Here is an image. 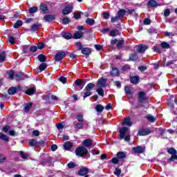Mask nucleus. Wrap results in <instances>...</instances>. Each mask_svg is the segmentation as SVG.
Listing matches in <instances>:
<instances>
[{"label":"nucleus","mask_w":177,"mask_h":177,"mask_svg":"<svg viewBox=\"0 0 177 177\" xmlns=\"http://www.w3.org/2000/svg\"><path fill=\"white\" fill-rule=\"evenodd\" d=\"M7 74L8 75L9 80H15H15L17 81V82H20V81H24V80L30 78L28 75L21 71H19L15 74V71H13V70H10L7 73Z\"/></svg>","instance_id":"1"},{"label":"nucleus","mask_w":177,"mask_h":177,"mask_svg":"<svg viewBox=\"0 0 177 177\" xmlns=\"http://www.w3.org/2000/svg\"><path fill=\"white\" fill-rule=\"evenodd\" d=\"M167 153L171 155V156L167 159V162H173V161L177 160V151L175 148L167 147Z\"/></svg>","instance_id":"2"},{"label":"nucleus","mask_w":177,"mask_h":177,"mask_svg":"<svg viewBox=\"0 0 177 177\" xmlns=\"http://www.w3.org/2000/svg\"><path fill=\"white\" fill-rule=\"evenodd\" d=\"M75 152L78 157H84V155L88 154V149L83 146L78 147L75 149Z\"/></svg>","instance_id":"3"},{"label":"nucleus","mask_w":177,"mask_h":177,"mask_svg":"<svg viewBox=\"0 0 177 177\" xmlns=\"http://www.w3.org/2000/svg\"><path fill=\"white\" fill-rule=\"evenodd\" d=\"M78 31H75L73 38L74 39H81L84 37V32L82 30H84V27L82 26H77Z\"/></svg>","instance_id":"4"},{"label":"nucleus","mask_w":177,"mask_h":177,"mask_svg":"<svg viewBox=\"0 0 177 177\" xmlns=\"http://www.w3.org/2000/svg\"><path fill=\"white\" fill-rule=\"evenodd\" d=\"M115 44L118 49H122V46H124V44H125V40L122 39L118 41V39H114L111 41V45L114 46Z\"/></svg>","instance_id":"5"},{"label":"nucleus","mask_w":177,"mask_h":177,"mask_svg":"<svg viewBox=\"0 0 177 177\" xmlns=\"http://www.w3.org/2000/svg\"><path fill=\"white\" fill-rule=\"evenodd\" d=\"M88 82V80L86 79H77L74 84L76 86H80L79 91L84 89V86Z\"/></svg>","instance_id":"6"},{"label":"nucleus","mask_w":177,"mask_h":177,"mask_svg":"<svg viewBox=\"0 0 177 177\" xmlns=\"http://www.w3.org/2000/svg\"><path fill=\"white\" fill-rule=\"evenodd\" d=\"M131 150L134 154H143L146 151V147L138 145L133 147Z\"/></svg>","instance_id":"7"},{"label":"nucleus","mask_w":177,"mask_h":177,"mask_svg":"<svg viewBox=\"0 0 177 177\" xmlns=\"http://www.w3.org/2000/svg\"><path fill=\"white\" fill-rule=\"evenodd\" d=\"M21 91V86L18 85L16 87L11 86L8 90V95H15V93H17V92H20Z\"/></svg>","instance_id":"8"},{"label":"nucleus","mask_w":177,"mask_h":177,"mask_svg":"<svg viewBox=\"0 0 177 177\" xmlns=\"http://www.w3.org/2000/svg\"><path fill=\"white\" fill-rule=\"evenodd\" d=\"M74 9V7L73 5H68L64 8L62 10V15L64 16H67V15H70L73 12V10Z\"/></svg>","instance_id":"9"},{"label":"nucleus","mask_w":177,"mask_h":177,"mask_svg":"<svg viewBox=\"0 0 177 177\" xmlns=\"http://www.w3.org/2000/svg\"><path fill=\"white\" fill-rule=\"evenodd\" d=\"M128 127H123L119 129V138L120 140H122L125 137V135H127V132H128Z\"/></svg>","instance_id":"10"},{"label":"nucleus","mask_w":177,"mask_h":177,"mask_svg":"<svg viewBox=\"0 0 177 177\" xmlns=\"http://www.w3.org/2000/svg\"><path fill=\"white\" fill-rule=\"evenodd\" d=\"M64 57H66V52L59 51L55 55L54 59L55 62H60V60H63Z\"/></svg>","instance_id":"11"},{"label":"nucleus","mask_w":177,"mask_h":177,"mask_svg":"<svg viewBox=\"0 0 177 177\" xmlns=\"http://www.w3.org/2000/svg\"><path fill=\"white\" fill-rule=\"evenodd\" d=\"M149 133H151V130L150 129H140L138 133V136H146L147 135H149Z\"/></svg>","instance_id":"12"},{"label":"nucleus","mask_w":177,"mask_h":177,"mask_svg":"<svg viewBox=\"0 0 177 177\" xmlns=\"http://www.w3.org/2000/svg\"><path fill=\"white\" fill-rule=\"evenodd\" d=\"M83 147H85L86 149L89 147H93V140L92 139H85L82 142Z\"/></svg>","instance_id":"13"},{"label":"nucleus","mask_w":177,"mask_h":177,"mask_svg":"<svg viewBox=\"0 0 177 177\" xmlns=\"http://www.w3.org/2000/svg\"><path fill=\"white\" fill-rule=\"evenodd\" d=\"M147 49H149V46L145 44H139L136 46V50L138 53H141L142 55L145 53Z\"/></svg>","instance_id":"14"},{"label":"nucleus","mask_w":177,"mask_h":177,"mask_svg":"<svg viewBox=\"0 0 177 177\" xmlns=\"http://www.w3.org/2000/svg\"><path fill=\"white\" fill-rule=\"evenodd\" d=\"M81 53H82V55H85L86 59H88L89 57V55H92V48L89 47H84L81 50Z\"/></svg>","instance_id":"15"},{"label":"nucleus","mask_w":177,"mask_h":177,"mask_svg":"<svg viewBox=\"0 0 177 177\" xmlns=\"http://www.w3.org/2000/svg\"><path fill=\"white\" fill-rule=\"evenodd\" d=\"M89 172V169L86 167H82L77 172V175L79 176H84L88 177V175H86Z\"/></svg>","instance_id":"16"},{"label":"nucleus","mask_w":177,"mask_h":177,"mask_svg":"<svg viewBox=\"0 0 177 177\" xmlns=\"http://www.w3.org/2000/svg\"><path fill=\"white\" fill-rule=\"evenodd\" d=\"M130 82L133 84V85H138L140 82V77L138 75L136 76H129Z\"/></svg>","instance_id":"17"},{"label":"nucleus","mask_w":177,"mask_h":177,"mask_svg":"<svg viewBox=\"0 0 177 177\" xmlns=\"http://www.w3.org/2000/svg\"><path fill=\"white\" fill-rule=\"evenodd\" d=\"M145 100H146V93L143 91H140L138 93V103H144Z\"/></svg>","instance_id":"18"},{"label":"nucleus","mask_w":177,"mask_h":177,"mask_svg":"<svg viewBox=\"0 0 177 177\" xmlns=\"http://www.w3.org/2000/svg\"><path fill=\"white\" fill-rule=\"evenodd\" d=\"M107 83V79L104 77H101L97 82V85L100 86V88H104L106 86V84Z\"/></svg>","instance_id":"19"},{"label":"nucleus","mask_w":177,"mask_h":177,"mask_svg":"<svg viewBox=\"0 0 177 177\" xmlns=\"http://www.w3.org/2000/svg\"><path fill=\"white\" fill-rule=\"evenodd\" d=\"M129 58L131 62H138L139 60V54H138V52H134L129 55Z\"/></svg>","instance_id":"20"},{"label":"nucleus","mask_w":177,"mask_h":177,"mask_svg":"<svg viewBox=\"0 0 177 177\" xmlns=\"http://www.w3.org/2000/svg\"><path fill=\"white\" fill-rule=\"evenodd\" d=\"M44 19L45 20V21H47L48 23H50L54 20H56V17L53 15H46L44 17Z\"/></svg>","instance_id":"21"},{"label":"nucleus","mask_w":177,"mask_h":177,"mask_svg":"<svg viewBox=\"0 0 177 177\" xmlns=\"http://www.w3.org/2000/svg\"><path fill=\"white\" fill-rule=\"evenodd\" d=\"M148 8H157V6H160V4L156 0H149L147 3Z\"/></svg>","instance_id":"22"},{"label":"nucleus","mask_w":177,"mask_h":177,"mask_svg":"<svg viewBox=\"0 0 177 177\" xmlns=\"http://www.w3.org/2000/svg\"><path fill=\"white\" fill-rule=\"evenodd\" d=\"M122 125L132 127V121H131V118L129 116L124 118V120L122 122Z\"/></svg>","instance_id":"23"},{"label":"nucleus","mask_w":177,"mask_h":177,"mask_svg":"<svg viewBox=\"0 0 177 177\" xmlns=\"http://www.w3.org/2000/svg\"><path fill=\"white\" fill-rule=\"evenodd\" d=\"M111 77H120V70L118 68L113 67L112 71L110 72Z\"/></svg>","instance_id":"24"},{"label":"nucleus","mask_w":177,"mask_h":177,"mask_svg":"<svg viewBox=\"0 0 177 177\" xmlns=\"http://www.w3.org/2000/svg\"><path fill=\"white\" fill-rule=\"evenodd\" d=\"M37 90L35 87H29L26 91L25 93L28 95L29 96H32V95H35Z\"/></svg>","instance_id":"25"},{"label":"nucleus","mask_w":177,"mask_h":177,"mask_svg":"<svg viewBox=\"0 0 177 177\" xmlns=\"http://www.w3.org/2000/svg\"><path fill=\"white\" fill-rule=\"evenodd\" d=\"M41 165L45 167L47 165V167H50L52 165V158H48L47 159H44L41 161Z\"/></svg>","instance_id":"26"},{"label":"nucleus","mask_w":177,"mask_h":177,"mask_svg":"<svg viewBox=\"0 0 177 177\" xmlns=\"http://www.w3.org/2000/svg\"><path fill=\"white\" fill-rule=\"evenodd\" d=\"M116 157L119 160H124V158H127V153L124 151H118L116 154Z\"/></svg>","instance_id":"27"},{"label":"nucleus","mask_w":177,"mask_h":177,"mask_svg":"<svg viewBox=\"0 0 177 177\" xmlns=\"http://www.w3.org/2000/svg\"><path fill=\"white\" fill-rule=\"evenodd\" d=\"M39 9L44 13H45V15H46V13H48V10H49V9L48 8V5H46L45 3H41V5L39 6Z\"/></svg>","instance_id":"28"},{"label":"nucleus","mask_w":177,"mask_h":177,"mask_svg":"<svg viewBox=\"0 0 177 177\" xmlns=\"http://www.w3.org/2000/svg\"><path fill=\"white\" fill-rule=\"evenodd\" d=\"M73 148V142L70 141H67L64 144V150H70V149Z\"/></svg>","instance_id":"29"},{"label":"nucleus","mask_w":177,"mask_h":177,"mask_svg":"<svg viewBox=\"0 0 177 177\" xmlns=\"http://www.w3.org/2000/svg\"><path fill=\"white\" fill-rule=\"evenodd\" d=\"M0 139L1 140H3V142H9L10 138H9L8 136H7L6 134H3L2 133H0Z\"/></svg>","instance_id":"30"},{"label":"nucleus","mask_w":177,"mask_h":177,"mask_svg":"<svg viewBox=\"0 0 177 177\" xmlns=\"http://www.w3.org/2000/svg\"><path fill=\"white\" fill-rule=\"evenodd\" d=\"M39 27H42L41 24H34L30 27V31H37Z\"/></svg>","instance_id":"31"},{"label":"nucleus","mask_w":177,"mask_h":177,"mask_svg":"<svg viewBox=\"0 0 177 177\" xmlns=\"http://www.w3.org/2000/svg\"><path fill=\"white\" fill-rule=\"evenodd\" d=\"M37 59L40 63H45V61L46 60V56L44 54H40L37 56Z\"/></svg>","instance_id":"32"},{"label":"nucleus","mask_w":177,"mask_h":177,"mask_svg":"<svg viewBox=\"0 0 177 177\" xmlns=\"http://www.w3.org/2000/svg\"><path fill=\"white\" fill-rule=\"evenodd\" d=\"M125 13H127V10L124 9H120L118 12V17L120 19H122L125 16Z\"/></svg>","instance_id":"33"},{"label":"nucleus","mask_w":177,"mask_h":177,"mask_svg":"<svg viewBox=\"0 0 177 177\" xmlns=\"http://www.w3.org/2000/svg\"><path fill=\"white\" fill-rule=\"evenodd\" d=\"M29 146L30 147H37V141L35 139L29 140Z\"/></svg>","instance_id":"34"},{"label":"nucleus","mask_w":177,"mask_h":177,"mask_svg":"<svg viewBox=\"0 0 177 177\" xmlns=\"http://www.w3.org/2000/svg\"><path fill=\"white\" fill-rule=\"evenodd\" d=\"M95 110L97 113H102L104 110V106L100 104H98L95 106Z\"/></svg>","instance_id":"35"},{"label":"nucleus","mask_w":177,"mask_h":177,"mask_svg":"<svg viewBox=\"0 0 177 177\" xmlns=\"http://www.w3.org/2000/svg\"><path fill=\"white\" fill-rule=\"evenodd\" d=\"M62 37L65 39H71V38H73V35H71V33L70 32H62Z\"/></svg>","instance_id":"36"},{"label":"nucleus","mask_w":177,"mask_h":177,"mask_svg":"<svg viewBox=\"0 0 177 177\" xmlns=\"http://www.w3.org/2000/svg\"><path fill=\"white\" fill-rule=\"evenodd\" d=\"M7 40L11 44V45H15V44H16V38L12 35H8Z\"/></svg>","instance_id":"37"},{"label":"nucleus","mask_w":177,"mask_h":177,"mask_svg":"<svg viewBox=\"0 0 177 177\" xmlns=\"http://www.w3.org/2000/svg\"><path fill=\"white\" fill-rule=\"evenodd\" d=\"M75 129H84V122H78L75 125Z\"/></svg>","instance_id":"38"},{"label":"nucleus","mask_w":177,"mask_h":177,"mask_svg":"<svg viewBox=\"0 0 177 177\" xmlns=\"http://www.w3.org/2000/svg\"><path fill=\"white\" fill-rule=\"evenodd\" d=\"M147 120L149 122L153 123V122H156V121L157 120V118H156L154 116L151 115H147Z\"/></svg>","instance_id":"39"},{"label":"nucleus","mask_w":177,"mask_h":177,"mask_svg":"<svg viewBox=\"0 0 177 177\" xmlns=\"http://www.w3.org/2000/svg\"><path fill=\"white\" fill-rule=\"evenodd\" d=\"M32 107V102H28L25 106V109H24L25 113H28V111H30Z\"/></svg>","instance_id":"40"},{"label":"nucleus","mask_w":177,"mask_h":177,"mask_svg":"<svg viewBox=\"0 0 177 177\" xmlns=\"http://www.w3.org/2000/svg\"><path fill=\"white\" fill-rule=\"evenodd\" d=\"M6 60V53L5 51L0 53V63H3Z\"/></svg>","instance_id":"41"},{"label":"nucleus","mask_w":177,"mask_h":177,"mask_svg":"<svg viewBox=\"0 0 177 177\" xmlns=\"http://www.w3.org/2000/svg\"><path fill=\"white\" fill-rule=\"evenodd\" d=\"M22 26H23V21L17 20L14 24L13 27L14 28H19V27H21Z\"/></svg>","instance_id":"42"},{"label":"nucleus","mask_w":177,"mask_h":177,"mask_svg":"<svg viewBox=\"0 0 177 177\" xmlns=\"http://www.w3.org/2000/svg\"><path fill=\"white\" fill-rule=\"evenodd\" d=\"M95 86V84L93 83H88L85 88H84V91H88L91 92V91H92V88Z\"/></svg>","instance_id":"43"},{"label":"nucleus","mask_w":177,"mask_h":177,"mask_svg":"<svg viewBox=\"0 0 177 177\" xmlns=\"http://www.w3.org/2000/svg\"><path fill=\"white\" fill-rule=\"evenodd\" d=\"M124 92L126 95H130V96H132V91L131 90V87L129 86H124Z\"/></svg>","instance_id":"44"},{"label":"nucleus","mask_w":177,"mask_h":177,"mask_svg":"<svg viewBox=\"0 0 177 177\" xmlns=\"http://www.w3.org/2000/svg\"><path fill=\"white\" fill-rule=\"evenodd\" d=\"M88 26H93L95 24V19L92 18H87L85 21Z\"/></svg>","instance_id":"45"},{"label":"nucleus","mask_w":177,"mask_h":177,"mask_svg":"<svg viewBox=\"0 0 177 177\" xmlns=\"http://www.w3.org/2000/svg\"><path fill=\"white\" fill-rule=\"evenodd\" d=\"M19 156L23 158L24 160H26V158H28L30 157V154L24 153L23 151H19Z\"/></svg>","instance_id":"46"},{"label":"nucleus","mask_w":177,"mask_h":177,"mask_svg":"<svg viewBox=\"0 0 177 177\" xmlns=\"http://www.w3.org/2000/svg\"><path fill=\"white\" fill-rule=\"evenodd\" d=\"M46 67H48V64L41 62V64L39 66V70L40 71H44L46 69Z\"/></svg>","instance_id":"47"},{"label":"nucleus","mask_w":177,"mask_h":177,"mask_svg":"<svg viewBox=\"0 0 177 177\" xmlns=\"http://www.w3.org/2000/svg\"><path fill=\"white\" fill-rule=\"evenodd\" d=\"M160 46L161 48H162V49H169V48H171V46L169 45V44L163 41L160 44Z\"/></svg>","instance_id":"48"},{"label":"nucleus","mask_w":177,"mask_h":177,"mask_svg":"<svg viewBox=\"0 0 177 177\" xmlns=\"http://www.w3.org/2000/svg\"><path fill=\"white\" fill-rule=\"evenodd\" d=\"M121 70L123 73L129 71V70H131V66L129 64H125L124 66H122Z\"/></svg>","instance_id":"49"},{"label":"nucleus","mask_w":177,"mask_h":177,"mask_svg":"<svg viewBox=\"0 0 177 177\" xmlns=\"http://www.w3.org/2000/svg\"><path fill=\"white\" fill-rule=\"evenodd\" d=\"M62 24L66 26V24H68V23H71V19L68 18V17H65L62 19Z\"/></svg>","instance_id":"50"},{"label":"nucleus","mask_w":177,"mask_h":177,"mask_svg":"<svg viewBox=\"0 0 177 177\" xmlns=\"http://www.w3.org/2000/svg\"><path fill=\"white\" fill-rule=\"evenodd\" d=\"M75 46L78 49V50H82L84 48V46H82V43H81V41L76 42Z\"/></svg>","instance_id":"51"},{"label":"nucleus","mask_w":177,"mask_h":177,"mask_svg":"<svg viewBox=\"0 0 177 177\" xmlns=\"http://www.w3.org/2000/svg\"><path fill=\"white\" fill-rule=\"evenodd\" d=\"M76 120H77L79 122H84V115L82 114L77 115Z\"/></svg>","instance_id":"52"},{"label":"nucleus","mask_w":177,"mask_h":177,"mask_svg":"<svg viewBox=\"0 0 177 177\" xmlns=\"http://www.w3.org/2000/svg\"><path fill=\"white\" fill-rule=\"evenodd\" d=\"M37 10H38V7L33 6L29 9V13H30V15H32V13H36Z\"/></svg>","instance_id":"53"},{"label":"nucleus","mask_w":177,"mask_h":177,"mask_svg":"<svg viewBox=\"0 0 177 177\" xmlns=\"http://www.w3.org/2000/svg\"><path fill=\"white\" fill-rule=\"evenodd\" d=\"M9 129H10V126L9 125H5L3 127V128L1 129V131L4 132L5 133H8Z\"/></svg>","instance_id":"54"},{"label":"nucleus","mask_w":177,"mask_h":177,"mask_svg":"<svg viewBox=\"0 0 177 177\" xmlns=\"http://www.w3.org/2000/svg\"><path fill=\"white\" fill-rule=\"evenodd\" d=\"M3 162H6V156H5V155L3 153H0V164Z\"/></svg>","instance_id":"55"},{"label":"nucleus","mask_w":177,"mask_h":177,"mask_svg":"<svg viewBox=\"0 0 177 177\" xmlns=\"http://www.w3.org/2000/svg\"><path fill=\"white\" fill-rule=\"evenodd\" d=\"M81 15H82V12L81 11H79L77 13H74L73 17L76 20H78V19H81Z\"/></svg>","instance_id":"56"},{"label":"nucleus","mask_w":177,"mask_h":177,"mask_svg":"<svg viewBox=\"0 0 177 177\" xmlns=\"http://www.w3.org/2000/svg\"><path fill=\"white\" fill-rule=\"evenodd\" d=\"M97 92L100 96H102V97L104 96V90H103L102 87L97 89Z\"/></svg>","instance_id":"57"},{"label":"nucleus","mask_w":177,"mask_h":177,"mask_svg":"<svg viewBox=\"0 0 177 177\" xmlns=\"http://www.w3.org/2000/svg\"><path fill=\"white\" fill-rule=\"evenodd\" d=\"M29 50L30 52H32V53H35V52L38 50V48L37 47V46H32L30 47Z\"/></svg>","instance_id":"58"},{"label":"nucleus","mask_w":177,"mask_h":177,"mask_svg":"<svg viewBox=\"0 0 177 177\" xmlns=\"http://www.w3.org/2000/svg\"><path fill=\"white\" fill-rule=\"evenodd\" d=\"M86 91V92H85L83 95L84 100H85V99H86V97H88V96H91V95H92L91 91Z\"/></svg>","instance_id":"59"},{"label":"nucleus","mask_w":177,"mask_h":177,"mask_svg":"<svg viewBox=\"0 0 177 177\" xmlns=\"http://www.w3.org/2000/svg\"><path fill=\"white\" fill-rule=\"evenodd\" d=\"M42 99L47 102V103H50V97L49 95H44L42 96Z\"/></svg>","instance_id":"60"},{"label":"nucleus","mask_w":177,"mask_h":177,"mask_svg":"<svg viewBox=\"0 0 177 177\" xmlns=\"http://www.w3.org/2000/svg\"><path fill=\"white\" fill-rule=\"evenodd\" d=\"M67 167L69 169H73V168H75V163L74 162H71L67 164Z\"/></svg>","instance_id":"61"},{"label":"nucleus","mask_w":177,"mask_h":177,"mask_svg":"<svg viewBox=\"0 0 177 177\" xmlns=\"http://www.w3.org/2000/svg\"><path fill=\"white\" fill-rule=\"evenodd\" d=\"M103 17L105 20L110 19V13L107 12H102Z\"/></svg>","instance_id":"62"},{"label":"nucleus","mask_w":177,"mask_h":177,"mask_svg":"<svg viewBox=\"0 0 177 177\" xmlns=\"http://www.w3.org/2000/svg\"><path fill=\"white\" fill-rule=\"evenodd\" d=\"M117 32H118V29H114L110 32V36L115 37L117 35Z\"/></svg>","instance_id":"63"},{"label":"nucleus","mask_w":177,"mask_h":177,"mask_svg":"<svg viewBox=\"0 0 177 177\" xmlns=\"http://www.w3.org/2000/svg\"><path fill=\"white\" fill-rule=\"evenodd\" d=\"M119 159L116 157V158H112L110 162H112V164H114V165H117V164H118L119 161L118 160Z\"/></svg>","instance_id":"64"}]
</instances>
